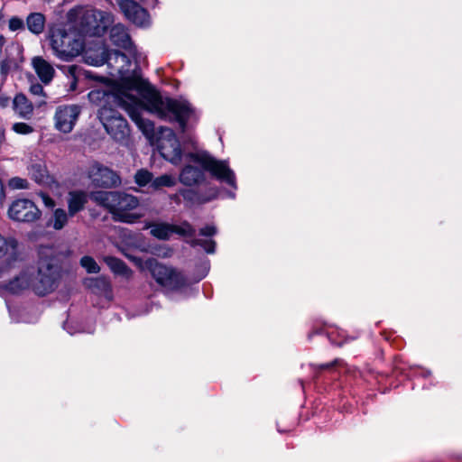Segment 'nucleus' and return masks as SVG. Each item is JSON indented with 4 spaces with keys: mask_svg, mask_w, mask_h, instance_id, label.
<instances>
[{
    "mask_svg": "<svg viewBox=\"0 0 462 462\" xmlns=\"http://www.w3.org/2000/svg\"><path fill=\"white\" fill-rule=\"evenodd\" d=\"M125 85L126 89L115 99L143 134H152L154 125L151 121L142 117L143 110L154 114L160 119L171 123L177 122L180 131H186L187 123L193 113V108L188 101L163 98L147 80L139 77L125 79Z\"/></svg>",
    "mask_w": 462,
    "mask_h": 462,
    "instance_id": "1",
    "label": "nucleus"
},
{
    "mask_svg": "<svg viewBox=\"0 0 462 462\" xmlns=\"http://www.w3.org/2000/svg\"><path fill=\"white\" fill-rule=\"evenodd\" d=\"M60 278V266L53 259L41 258L37 270L30 267L23 270L18 276L5 283V291L17 294L31 289L35 294L44 296L53 291Z\"/></svg>",
    "mask_w": 462,
    "mask_h": 462,
    "instance_id": "2",
    "label": "nucleus"
},
{
    "mask_svg": "<svg viewBox=\"0 0 462 462\" xmlns=\"http://www.w3.org/2000/svg\"><path fill=\"white\" fill-rule=\"evenodd\" d=\"M89 198L98 206L106 208L113 215L116 221L133 224L141 217L130 212L139 205L138 199L131 194L121 191L100 190L91 192Z\"/></svg>",
    "mask_w": 462,
    "mask_h": 462,
    "instance_id": "3",
    "label": "nucleus"
},
{
    "mask_svg": "<svg viewBox=\"0 0 462 462\" xmlns=\"http://www.w3.org/2000/svg\"><path fill=\"white\" fill-rule=\"evenodd\" d=\"M50 41L54 54L64 61H69L79 56L84 49L82 41L62 27L51 30Z\"/></svg>",
    "mask_w": 462,
    "mask_h": 462,
    "instance_id": "4",
    "label": "nucleus"
},
{
    "mask_svg": "<svg viewBox=\"0 0 462 462\" xmlns=\"http://www.w3.org/2000/svg\"><path fill=\"white\" fill-rule=\"evenodd\" d=\"M192 162L202 166L212 177L228 186L237 188L235 172L228 166L227 161H220L212 157L206 152H189L187 155Z\"/></svg>",
    "mask_w": 462,
    "mask_h": 462,
    "instance_id": "5",
    "label": "nucleus"
},
{
    "mask_svg": "<svg viewBox=\"0 0 462 462\" xmlns=\"http://www.w3.org/2000/svg\"><path fill=\"white\" fill-rule=\"evenodd\" d=\"M98 117L106 133L116 142L123 143L129 136V126L121 114L106 106L98 111Z\"/></svg>",
    "mask_w": 462,
    "mask_h": 462,
    "instance_id": "6",
    "label": "nucleus"
},
{
    "mask_svg": "<svg viewBox=\"0 0 462 462\" xmlns=\"http://www.w3.org/2000/svg\"><path fill=\"white\" fill-rule=\"evenodd\" d=\"M86 60L92 66H102L105 63L114 68L120 76H124L129 71L131 61L128 56L119 51H108L106 48H101L99 55L93 56L89 51L86 53Z\"/></svg>",
    "mask_w": 462,
    "mask_h": 462,
    "instance_id": "7",
    "label": "nucleus"
},
{
    "mask_svg": "<svg viewBox=\"0 0 462 462\" xmlns=\"http://www.w3.org/2000/svg\"><path fill=\"white\" fill-rule=\"evenodd\" d=\"M149 269L152 276L163 287L177 290L186 284V279L180 272L163 265L156 260L149 261Z\"/></svg>",
    "mask_w": 462,
    "mask_h": 462,
    "instance_id": "8",
    "label": "nucleus"
},
{
    "mask_svg": "<svg viewBox=\"0 0 462 462\" xmlns=\"http://www.w3.org/2000/svg\"><path fill=\"white\" fill-rule=\"evenodd\" d=\"M159 151L162 156L173 164L181 161L182 151L175 133L171 128L162 129V137L159 140Z\"/></svg>",
    "mask_w": 462,
    "mask_h": 462,
    "instance_id": "9",
    "label": "nucleus"
},
{
    "mask_svg": "<svg viewBox=\"0 0 462 462\" xmlns=\"http://www.w3.org/2000/svg\"><path fill=\"white\" fill-rule=\"evenodd\" d=\"M81 113L78 105H62L56 108L54 115L55 128L61 133H70Z\"/></svg>",
    "mask_w": 462,
    "mask_h": 462,
    "instance_id": "10",
    "label": "nucleus"
},
{
    "mask_svg": "<svg viewBox=\"0 0 462 462\" xmlns=\"http://www.w3.org/2000/svg\"><path fill=\"white\" fill-rule=\"evenodd\" d=\"M8 216L14 221L33 222L40 217L41 211L32 200L19 199L9 207Z\"/></svg>",
    "mask_w": 462,
    "mask_h": 462,
    "instance_id": "11",
    "label": "nucleus"
},
{
    "mask_svg": "<svg viewBox=\"0 0 462 462\" xmlns=\"http://www.w3.org/2000/svg\"><path fill=\"white\" fill-rule=\"evenodd\" d=\"M19 257L17 241L14 238H5L0 234V278L14 267Z\"/></svg>",
    "mask_w": 462,
    "mask_h": 462,
    "instance_id": "12",
    "label": "nucleus"
},
{
    "mask_svg": "<svg viewBox=\"0 0 462 462\" xmlns=\"http://www.w3.org/2000/svg\"><path fill=\"white\" fill-rule=\"evenodd\" d=\"M88 177L97 187L113 188L121 184V179L115 171L98 162L91 165Z\"/></svg>",
    "mask_w": 462,
    "mask_h": 462,
    "instance_id": "13",
    "label": "nucleus"
},
{
    "mask_svg": "<svg viewBox=\"0 0 462 462\" xmlns=\"http://www.w3.org/2000/svg\"><path fill=\"white\" fill-rule=\"evenodd\" d=\"M118 5L126 18L134 24L143 26L148 23L147 11L134 0H118Z\"/></svg>",
    "mask_w": 462,
    "mask_h": 462,
    "instance_id": "14",
    "label": "nucleus"
},
{
    "mask_svg": "<svg viewBox=\"0 0 462 462\" xmlns=\"http://www.w3.org/2000/svg\"><path fill=\"white\" fill-rule=\"evenodd\" d=\"M118 5L126 18L134 24L143 26L148 23L147 11L134 0H118Z\"/></svg>",
    "mask_w": 462,
    "mask_h": 462,
    "instance_id": "15",
    "label": "nucleus"
},
{
    "mask_svg": "<svg viewBox=\"0 0 462 462\" xmlns=\"http://www.w3.org/2000/svg\"><path fill=\"white\" fill-rule=\"evenodd\" d=\"M109 38L114 45L130 52L133 51L134 44L125 25L117 23L112 26L109 32Z\"/></svg>",
    "mask_w": 462,
    "mask_h": 462,
    "instance_id": "16",
    "label": "nucleus"
},
{
    "mask_svg": "<svg viewBox=\"0 0 462 462\" xmlns=\"http://www.w3.org/2000/svg\"><path fill=\"white\" fill-rule=\"evenodd\" d=\"M32 65L35 73L43 84L47 85L51 82L55 75V69L49 61L42 57L36 56L32 58Z\"/></svg>",
    "mask_w": 462,
    "mask_h": 462,
    "instance_id": "17",
    "label": "nucleus"
},
{
    "mask_svg": "<svg viewBox=\"0 0 462 462\" xmlns=\"http://www.w3.org/2000/svg\"><path fill=\"white\" fill-rule=\"evenodd\" d=\"M205 179L204 171L192 165H186L180 174V181L185 186L199 185L202 183Z\"/></svg>",
    "mask_w": 462,
    "mask_h": 462,
    "instance_id": "18",
    "label": "nucleus"
},
{
    "mask_svg": "<svg viewBox=\"0 0 462 462\" xmlns=\"http://www.w3.org/2000/svg\"><path fill=\"white\" fill-rule=\"evenodd\" d=\"M88 203V194L82 190L69 191L67 198L68 210L70 217L82 211Z\"/></svg>",
    "mask_w": 462,
    "mask_h": 462,
    "instance_id": "19",
    "label": "nucleus"
},
{
    "mask_svg": "<svg viewBox=\"0 0 462 462\" xmlns=\"http://www.w3.org/2000/svg\"><path fill=\"white\" fill-rule=\"evenodd\" d=\"M13 108L19 117L30 119L33 114V106L27 97L23 94H17L13 100Z\"/></svg>",
    "mask_w": 462,
    "mask_h": 462,
    "instance_id": "20",
    "label": "nucleus"
},
{
    "mask_svg": "<svg viewBox=\"0 0 462 462\" xmlns=\"http://www.w3.org/2000/svg\"><path fill=\"white\" fill-rule=\"evenodd\" d=\"M208 190L210 194L203 196L193 189H183L180 190V195L192 204H204L217 198V192L216 189H209Z\"/></svg>",
    "mask_w": 462,
    "mask_h": 462,
    "instance_id": "21",
    "label": "nucleus"
},
{
    "mask_svg": "<svg viewBox=\"0 0 462 462\" xmlns=\"http://www.w3.org/2000/svg\"><path fill=\"white\" fill-rule=\"evenodd\" d=\"M143 228H149L150 234L160 240H169L172 235V224L169 223L148 222Z\"/></svg>",
    "mask_w": 462,
    "mask_h": 462,
    "instance_id": "22",
    "label": "nucleus"
},
{
    "mask_svg": "<svg viewBox=\"0 0 462 462\" xmlns=\"http://www.w3.org/2000/svg\"><path fill=\"white\" fill-rule=\"evenodd\" d=\"M28 171L30 177L39 184H49L51 181V178L43 162L32 164L28 168Z\"/></svg>",
    "mask_w": 462,
    "mask_h": 462,
    "instance_id": "23",
    "label": "nucleus"
},
{
    "mask_svg": "<svg viewBox=\"0 0 462 462\" xmlns=\"http://www.w3.org/2000/svg\"><path fill=\"white\" fill-rule=\"evenodd\" d=\"M45 16L41 13H32L26 18V26L28 30L35 35H39L43 32L45 29Z\"/></svg>",
    "mask_w": 462,
    "mask_h": 462,
    "instance_id": "24",
    "label": "nucleus"
},
{
    "mask_svg": "<svg viewBox=\"0 0 462 462\" xmlns=\"http://www.w3.org/2000/svg\"><path fill=\"white\" fill-rule=\"evenodd\" d=\"M103 260L114 273L126 278L132 274L131 269L121 259L114 256H105Z\"/></svg>",
    "mask_w": 462,
    "mask_h": 462,
    "instance_id": "25",
    "label": "nucleus"
},
{
    "mask_svg": "<svg viewBox=\"0 0 462 462\" xmlns=\"http://www.w3.org/2000/svg\"><path fill=\"white\" fill-rule=\"evenodd\" d=\"M69 215L63 208H57L53 212L52 226L56 230L62 229L68 223Z\"/></svg>",
    "mask_w": 462,
    "mask_h": 462,
    "instance_id": "26",
    "label": "nucleus"
},
{
    "mask_svg": "<svg viewBox=\"0 0 462 462\" xmlns=\"http://www.w3.org/2000/svg\"><path fill=\"white\" fill-rule=\"evenodd\" d=\"M88 286L93 290L106 293L111 291L109 281L105 277H97L88 280Z\"/></svg>",
    "mask_w": 462,
    "mask_h": 462,
    "instance_id": "27",
    "label": "nucleus"
},
{
    "mask_svg": "<svg viewBox=\"0 0 462 462\" xmlns=\"http://www.w3.org/2000/svg\"><path fill=\"white\" fill-rule=\"evenodd\" d=\"M173 233L182 236L193 237L196 235V229L188 221H183L180 225H172Z\"/></svg>",
    "mask_w": 462,
    "mask_h": 462,
    "instance_id": "28",
    "label": "nucleus"
},
{
    "mask_svg": "<svg viewBox=\"0 0 462 462\" xmlns=\"http://www.w3.org/2000/svg\"><path fill=\"white\" fill-rule=\"evenodd\" d=\"M68 77L71 79L70 89L75 90L77 87V81L81 75H83V69L80 66L70 65L66 69Z\"/></svg>",
    "mask_w": 462,
    "mask_h": 462,
    "instance_id": "29",
    "label": "nucleus"
},
{
    "mask_svg": "<svg viewBox=\"0 0 462 462\" xmlns=\"http://www.w3.org/2000/svg\"><path fill=\"white\" fill-rule=\"evenodd\" d=\"M80 265L87 271L88 273H98L100 271V267L95 259L91 256L86 255L80 259Z\"/></svg>",
    "mask_w": 462,
    "mask_h": 462,
    "instance_id": "30",
    "label": "nucleus"
},
{
    "mask_svg": "<svg viewBox=\"0 0 462 462\" xmlns=\"http://www.w3.org/2000/svg\"><path fill=\"white\" fill-rule=\"evenodd\" d=\"M191 246H201L208 254H213L216 249V242L212 239L206 240L195 238L190 243Z\"/></svg>",
    "mask_w": 462,
    "mask_h": 462,
    "instance_id": "31",
    "label": "nucleus"
},
{
    "mask_svg": "<svg viewBox=\"0 0 462 462\" xmlns=\"http://www.w3.org/2000/svg\"><path fill=\"white\" fill-rule=\"evenodd\" d=\"M176 183L175 179L168 174L162 175L152 180V187L158 189L161 187H172Z\"/></svg>",
    "mask_w": 462,
    "mask_h": 462,
    "instance_id": "32",
    "label": "nucleus"
},
{
    "mask_svg": "<svg viewBox=\"0 0 462 462\" xmlns=\"http://www.w3.org/2000/svg\"><path fill=\"white\" fill-rule=\"evenodd\" d=\"M152 180V174L147 170H139L134 175V180L139 186H145Z\"/></svg>",
    "mask_w": 462,
    "mask_h": 462,
    "instance_id": "33",
    "label": "nucleus"
},
{
    "mask_svg": "<svg viewBox=\"0 0 462 462\" xmlns=\"http://www.w3.org/2000/svg\"><path fill=\"white\" fill-rule=\"evenodd\" d=\"M12 129L19 134H29L33 132V128L26 123H15Z\"/></svg>",
    "mask_w": 462,
    "mask_h": 462,
    "instance_id": "34",
    "label": "nucleus"
},
{
    "mask_svg": "<svg viewBox=\"0 0 462 462\" xmlns=\"http://www.w3.org/2000/svg\"><path fill=\"white\" fill-rule=\"evenodd\" d=\"M9 186L12 189H28L29 183L25 179L14 177L9 180Z\"/></svg>",
    "mask_w": 462,
    "mask_h": 462,
    "instance_id": "35",
    "label": "nucleus"
},
{
    "mask_svg": "<svg viewBox=\"0 0 462 462\" xmlns=\"http://www.w3.org/2000/svg\"><path fill=\"white\" fill-rule=\"evenodd\" d=\"M8 27L13 32L22 30L24 28V22L21 18L14 16L9 20Z\"/></svg>",
    "mask_w": 462,
    "mask_h": 462,
    "instance_id": "36",
    "label": "nucleus"
},
{
    "mask_svg": "<svg viewBox=\"0 0 462 462\" xmlns=\"http://www.w3.org/2000/svg\"><path fill=\"white\" fill-rule=\"evenodd\" d=\"M217 233V228L213 225L206 226L199 229V235L203 236H213Z\"/></svg>",
    "mask_w": 462,
    "mask_h": 462,
    "instance_id": "37",
    "label": "nucleus"
},
{
    "mask_svg": "<svg viewBox=\"0 0 462 462\" xmlns=\"http://www.w3.org/2000/svg\"><path fill=\"white\" fill-rule=\"evenodd\" d=\"M30 92L34 96H42L46 97L43 87L39 83L32 85L30 88Z\"/></svg>",
    "mask_w": 462,
    "mask_h": 462,
    "instance_id": "38",
    "label": "nucleus"
},
{
    "mask_svg": "<svg viewBox=\"0 0 462 462\" xmlns=\"http://www.w3.org/2000/svg\"><path fill=\"white\" fill-rule=\"evenodd\" d=\"M41 198L47 208H52L55 206V201L49 195L41 193Z\"/></svg>",
    "mask_w": 462,
    "mask_h": 462,
    "instance_id": "39",
    "label": "nucleus"
},
{
    "mask_svg": "<svg viewBox=\"0 0 462 462\" xmlns=\"http://www.w3.org/2000/svg\"><path fill=\"white\" fill-rule=\"evenodd\" d=\"M342 364H343V361L341 359H335L334 361H332L330 363L320 365L319 368L320 369H330L337 365H341Z\"/></svg>",
    "mask_w": 462,
    "mask_h": 462,
    "instance_id": "40",
    "label": "nucleus"
},
{
    "mask_svg": "<svg viewBox=\"0 0 462 462\" xmlns=\"http://www.w3.org/2000/svg\"><path fill=\"white\" fill-rule=\"evenodd\" d=\"M10 97L0 92V106L6 107L9 106Z\"/></svg>",
    "mask_w": 462,
    "mask_h": 462,
    "instance_id": "41",
    "label": "nucleus"
},
{
    "mask_svg": "<svg viewBox=\"0 0 462 462\" xmlns=\"http://www.w3.org/2000/svg\"><path fill=\"white\" fill-rule=\"evenodd\" d=\"M97 17H100L102 18L103 15H102V13L101 12H93L92 14H87L85 18L86 19H88V18H94L95 20L97 18Z\"/></svg>",
    "mask_w": 462,
    "mask_h": 462,
    "instance_id": "42",
    "label": "nucleus"
},
{
    "mask_svg": "<svg viewBox=\"0 0 462 462\" xmlns=\"http://www.w3.org/2000/svg\"><path fill=\"white\" fill-rule=\"evenodd\" d=\"M5 130L4 127L0 126V146L5 143Z\"/></svg>",
    "mask_w": 462,
    "mask_h": 462,
    "instance_id": "43",
    "label": "nucleus"
},
{
    "mask_svg": "<svg viewBox=\"0 0 462 462\" xmlns=\"http://www.w3.org/2000/svg\"><path fill=\"white\" fill-rule=\"evenodd\" d=\"M2 17H3V15H2V14L0 13V20L2 19Z\"/></svg>",
    "mask_w": 462,
    "mask_h": 462,
    "instance_id": "44",
    "label": "nucleus"
}]
</instances>
